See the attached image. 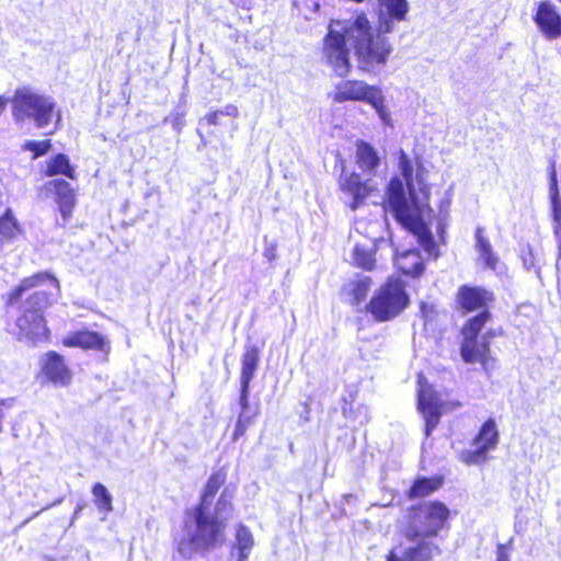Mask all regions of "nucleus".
I'll list each match as a JSON object with an SVG mask.
<instances>
[{"label": "nucleus", "mask_w": 561, "mask_h": 561, "mask_svg": "<svg viewBox=\"0 0 561 561\" xmlns=\"http://www.w3.org/2000/svg\"><path fill=\"white\" fill-rule=\"evenodd\" d=\"M259 348L250 345L242 355V367L240 376V392H250V383L259 366Z\"/></svg>", "instance_id": "nucleus-22"}, {"label": "nucleus", "mask_w": 561, "mask_h": 561, "mask_svg": "<svg viewBox=\"0 0 561 561\" xmlns=\"http://www.w3.org/2000/svg\"><path fill=\"white\" fill-rule=\"evenodd\" d=\"M399 170L402 179L394 176L387 186V207L397 221L413 233L419 244L428 254H433L436 249L434 237L421 216L413 182V165L402 149L399 153Z\"/></svg>", "instance_id": "nucleus-4"}, {"label": "nucleus", "mask_w": 561, "mask_h": 561, "mask_svg": "<svg viewBox=\"0 0 561 561\" xmlns=\"http://www.w3.org/2000/svg\"><path fill=\"white\" fill-rule=\"evenodd\" d=\"M91 492L94 496V503L99 511H101L105 514L113 511V505H112L113 497L104 484L96 482L92 486Z\"/></svg>", "instance_id": "nucleus-30"}, {"label": "nucleus", "mask_w": 561, "mask_h": 561, "mask_svg": "<svg viewBox=\"0 0 561 561\" xmlns=\"http://www.w3.org/2000/svg\"><path fill=\"white\" fill-rule=\"evenodd\" d=\"M534 21L546 38L561 37V14L551 1L539 2Z\"/></svg>", "instance_id": "nucleus-13"}, {"label": "nucleus", "mask_w": 561, "mask_h": 561, "mask_svg": "<svg viewBox=\"0 0 561 561\" xmlns=\"http://www.w3.org/2000/svg\"><path fill=\"white\" fill-rule=\"evenodd\" d=\"M62 501H64V499H62V497H60V499L56 500L55 502H53L51 504H49V505L45 506L44 508H42V511H41V512H43V511H45V510H48V508H50V507H53V506H55V505H58V504H60Z\"/></svg>", "instance_id": "nucleus-39"}, {"label": "nucleus", "mask_w": 561, "mask_h": 561, "mask_svg": "<svg viewBox=\"0 0 561 561\" xmlns=\"http://www.w3.org/2000/svg\"><path fill=\"white\" fill-rule=\"evenodd\" d=\"M394 264L404 275L420 276L424 272V263L416 250H407L401 253L397 252Z\"/></svg>", "instance_id": "nucleus-24"}, {"label": "nucleus", "mask_w": 561, "mask_h": 561, "mask_svg": "<svg viewBox=\"0 0 561 561\" xmlns=\"http://www.w3.org/2000/svg\"><path fill=\"white\" fill-rule=\"evenodd\" d=\"M440 394L434 391L419 377L417 409L425 420V435L428 437L437 426L442 415Z\"/></svg>", "instance_id": "nucleus-11"}, {"label": "nucleus", "mask_w": 561, "mask_h": 561, "mask_svg": "<svg viewBox=\"0 0 561 561\" xmlns=\"http://www.w3.org/2000/svg\"><path fill=\"white\" fill-rule=\"evenodd\" d=\"M219 116H220L219 111H215V112H211V113L207 114L205 118L208 122V124H210V125H218L219 124Z\"/></svg>", "instance_id": "nucleus-38"}, {"label": "nucleus", "mask_w": 561, "mask_h": 561, "mask_svg": "<svg viewBox=\"0 0 561 561\" xmlns=\"http://www.w3.org/2000/svg\"><path fill=\"white\" fill-rule=\"evenodd\" d=\"M340 188L344 194L352 197L350 207L356 210L370 195L374 186L369 181H363L359 174L355 172L346 173L343 170L340 178Z\"/></svg>", "instance_id": "nucleus-14"}, {"label": "nucleus", "mask_w": 561, "mask_h": 561, "mask_svg": "<svg viewBox=\"0 0 561 561\" xmlns=\"http://www.w3.org/2000/svg\"><path fill=\"white\" fill-rule=\"evenodd\" d=\"M19 232V225L10 208L0 217V240L11 239Z\"/></svg>", "instance_id": "nucleus-31"}, {"label": "nucleus", "mask_w": 561, "mask_h": 561, "mask_svg": "<svg viewBox=\"0 0 561 561\" xmlns=\"http://www.w3.org/2000/svg\"><path fill=\"white\" fill-rule=\"evenodd\" d=\"M265 256H268V259L271 260L272 259V252H267L266 251Z\"/></svg>", "instance_id": "nucleus-44"}, {"label": "nucleus", "mask_w": 561, "mask_h": 561, "mask_svg": "<svg viewBox=\"0 0 561 561\" xmlns=\"http://www.w3.org/2000/svg\"><path fill=\"white\" fill-rule=\"evenodd\" d=\"M483 231L481 227H478L476 230V248L485 266L495 270L499 259L493 252L490 241L484 237Z\"/></svg>", "instance_id": "nucleus-26"}, {"label": "nucleus", "mask_w": 561, "mask_h": 561, "mask_svg": "<svg viewBox=\"0 0 561 561\" xmlns=\"http://www.w3.org/2000/svg\"><path fill=\"white\" fill-rule=\"evenodd\" d=\"M444 478L435 477H417L408 491L410 500L428 496L443 486Z\"/></svg>", "instance_id": "nucleus-25"}, {"label": "nucleus", "mask_w": 561, "mask_h": 561, "mask_svg": "<svg viewBox=\"0 0 561 561\" xmlns=\"http://www.w3.org/2000/svg\"><path fill=\"white\" fill-rule=\"evenodd\" d=\"M47 190L50 192H54L56 195V203L58 204L60 214L65 220H67L71 213L72 208L75 206V192L71 187V185L62 180V179H56L49 181L47 184Z\"/></svg>", "instance_id": "nucleus-17"}, {"label": "nucleus", "mask_w": 561, "mask_h": 561, "mask_svg": "<svg viewBox=\"0 0 561 561\" xmlns=\"http://www.w3.org/2000/svg\"><path fill=\"white\" fill-rule=\"evenodd\" d=\"M254 546L252 533L239 524L236 529V540L231 547L229 561H248Z\"/></svg>", "instance_id": "nucleus-21"}, {"label": "nucleus", "mask_w": 561, "mask_h": 561, "mask_svg": "<svg viewBox=\"0 0 561 561\" xmlns=\"http://www.w3.org/2000/svg\"><path fill=\"white\" fill-rule=\"evenodd\" d=\"M490 312L484 309L466 322L461 331L463 341L460 347V354L463 362L469 364L480 363L486 374L492 369L494 360L490 354L486 337L483 336L480 341L478 340V335L483 325L490 319Z\"/></svg>", "instance_id": "nucleus-8"}, {"label": "nucleus", "mask_w": 561, "mask_h": 561, "mask_svg": "<svg viewBox=\"0 0 561 561\" xmlns=\"http://www.w3.org/2000/svg\"><path fill=\"white\" fill-rule=\"evenodd\" d=\"M58 174H62L71 180L75 179V169L65 153H57L47 163L46 175L55 176Z\"/></svg>", "instance_id": "nucleus-27"}, {"label": "nucleus", "mask_w": 561, "mask_h": 561, "mask_svg": "<svg viewBox=\"0 0 561 561\" xmlns=\"http://www.w3.org/2000/svg\"><path fill=\"white\" fill-rule=\"evenodd\" d=\"M496 561H511L506 545H503V543L497 545Z\"/></svg>", "instance_id": "nucleus-36"}, {"label": "nucleus", "mask_w": 561, "mask_h": 561, "mask_svg": "<svg viewBox=\"0 0 561 561\" xmlns=\"http://www.w3.org/2000/svg\"><path fill=\"white\" fill-rule=\"evenodd\" d=\"M449 515V508L438 501L412 507L407 536L415 546L405 549L402 556L396 549L392 550L387 561H428L439 554L440 549L433 539L444 528Z\"/></svg>", "instance_id": "nucleus-5"}, {"label": "nucleus", "mask_w": 561, "mask_h": 561, "mask_svg": "<svg viewBox=\"0 0 561 561\" xmlns=\"http://www.w3.org/2000/svg\"><path fill=\"white\" fill-rule=\"evenodd\" d=\"M347 42L354 48L359 68L367 72H375L385 66L392 51L387 37L374 36V27L365 13L348 20H332L323 38L322 59L342 78L348 75L352 67Z\"/></svg>", "instance_id": "nucleus-1"}, {"label": "nucleus", "mask_w": 561, "mask_h": 561, "mask_svg": "<svg viewBox=\"0 0 561 561\" xmlns=\"http://www.w3.org/2000/svg\"><path fill=\"white\" fill-rule=\"evenodd\" d=\"M356 163L367 174H375L380 163L378 151L369 142L358 140L356 144Z\"/></svg>", "instance_id": "nucleus-23"}, {"label": "nucleus", "mask_w": 561, "mask_h": 561, "mask_svg": "<svg viewBox=\"0 0 561 561\" xmlns=\"http://www.w3.org/2000/svg\"><path fill=\"white\" fill-rule=\"evenodd\" d=\"M499 443V431L495 420L490 417L481 426L478 435L474 437L473 445L476 449L466 450L461 459L468 465H478L486 460V455L494 449Z\"/></svg>", "instance_id": "nucleus-10"}, {"label": "nucleus", "mask_w": 561, "mask_h": 561, "mask_svg": "<svg viewBox=\"0 0 561 561\" xmlns=\"http://www.w3.org/2000/svg\"><path fill=\"white\" fill-rule=\"evenodd\" d=\"M64 344L69 347H81L84 350H93L105 352L107 342L103 335L94 331H77L68 334L64 339Z\"/></svg>", "instance_id": "nucleus-18"}, {"label": "nucleus", "mask_w": 561, "mask_h": 561, "mask_svg": "<svg viewBox=\"0 0 561 561\" xmlns=\"http://www.w3.org/2000/svg\"><path fill=\"white\" fill-rule=\"evenodd\" d=\"M549 197L551 204L552 229L557 241L559 256H561V197L554 165L549 172Z\"/></svg>", "instance_id": "nucleus-16"}, {"label": "nucleus", "mask_w": 561, "mask_h": 561, "mask_svg": "<svg viewBox=\"0 0 561 561\" xmlns=\"http://www.w3.org/2000/svg\"><path fill=\"white\" fill-rule=\"evenodd\" d=\"M225 481V473L214 472L204 486L199 503L186 512L184 537L178 547L179 553L185 559L198 552L215 550L225 543V530L232 513V497L225 490L214 503Z\"/></svg>", "instance_id": "nucleus-2"}, {"label": "nucleus", "mask_w": 561, "mask_h": 561, "mask_svg": "<svg viewBox=\"0 0 561 561\" xmlns=\"http://www.w3.org/2000/svg\"><path fill=\"white\" fill-rule=\"evenodd\" d=\"M81 510H82V506H81V505H78V506L76 507V510H75V514H73V518H76V517L80 514Z\"/></svg>", "instance_id": "nucleus-42"}, {"label": "nucleus", "mask_w": 561, "mask_h": 561, "mask_svg": "<svg viewBox=\"0 0 561 561\" xmlns=\"http://www.w3.org/2000/svg\"><path fill=\"white\" fill-rule=\"evenodd\" d=\"M51 148V141L45 140H26L23 145V149L33 152V159H37L45 156Z\"/></svg>", "instance_id": "nucleus-32"}, {"label": "nucleus", "mask_w": 561, "mask_h": 561, "mask_svg": "<svg viewBox=\"0 0 561 561\" xmlns=\"http://www.w3.org/2000/svg\"><path fill=\"white\" fill-rule=\"evenodd\" d=\"M15 398H7L0 400V433L3 431L2 422L5 417V411L12 409L15 405Z\"/></svg>", "instance_id": "nucleus-35"}, {"label": "nucleus", "mask_w": 561, "mask_h": 561, "mask_svg": "<svg viewBox=\"0 0 561 561\" xmlns=\"http://www.w3.org/2000/svg\"><path fill=\"white\" fill-rule=\"evenodd\" d=\"M494 300L492 291L482 287L462 285L458 289L457 301L462 310L470 312L486 309L489 302Z\"/></svg>", "instance_id": "nucleus-15"}, {"label": "nucleus", "mask_w": 561, "mask_h": 561, "mask_svg": "<svg viewBox=\"0 0 561 561\" xmlns=\"http://www.w3.org/2000/svg\"><path fill=\"white\" fill-rule=\"evenodd\" d=\"M559 2H561V0H558Z\"/></svg>", "instance_id": "nucleus-45"}, {"label": "nucleus", "mask_w": 561, "mask_h": 561, "mask_svg": "<svg viewBox=\"0 0 561 561\" xmlns=\"http://www.w3.org/2000/svg\"><path fill=\"white\" fill-rule=\"evenodd\" d=\"M185 111L175 110L170 116L164 118V122L171 121L172 126L178 131L181 130L184 125Z\"/></svg>", "instance_id": "nucleus-34"}, {"label": "nucleus", "mask_w": 561, "mask_h": 561, "mask_svg": "<svg viewBox=\"0 0 561 561\" xmlns=\"http://www.w3.org/2000/svg\"><path fill=\"white\" fill-rule=\"evenodd\" d=\"M265 256H268V259L271 260L272 259V252H267L266 251Z\"/></svg>", "instance_id": "nucleus-43"}, {"label": "nucleus", "mask_w": 561, "mask_h": 561, "mask_svg": "<svg viewBox=\"0 0 561 561\" xmlns=\"http://www.w3.org/2000/svg\"><path fill=\"white\" fill-rule=\"evenodd\" d=\"M319 9H320V3H319L318 1H314V2L312 3V10H313V12H318V11H319Z\"/></svg>", "instance_id": "nucleus-41"}, {"label": "nucleus", "mask_w": 561, "mask_h": 561, "mask_svg": "<svg viewBox=\"0 0 561 561\" xmlns=\"http://www.w3.org/2000/svg\"><path fill=\"white\" fill-rule=\"evenodd\" d=\"M375 253V247L356 244L352 253L354 265L366 271H371L376 263Z\"/></svg>", "instance_id": "nucleus-29"}, {"label": "nucleus", "mask_w": 561, "mask_h": 561, "mask_svg": "<svg viewBox=\"0 0 561 561\" xmlns=\"http://www.w3.org/2000/svg\"><path fill=\"white\" fill-rule=\"evenodd\" d=\"M371 286V278L365 275H358L355 279L348 283L346 290L352 296V304L359 305L363 302Z\"/></svg>", "instance_id": "nucleus-28"}, {"label": "nucleus", "mask_w": 561, "mask_h": 561, "mask_svg": "<svg viewBox=\"0 0 561 561\" xmlns=\"http://www.w3.org/2000/svg\"><path fill=\"white\" fill-rule=\"evenodd\" d=\"M43 373L55 385L67 386L71 380V374L64 358L56 352H49L43 362Z\"/></svg>", "instance_id": "nucleus-19"}, {"label": "nucleus", "mask_w": 561, "mask_h": 561, "mask_svg": "<svg viewBox=\"0 0 561 561\" xmlns=\"http://www.w3.org/2000/svg\"><path fill=\"white\" fill-rule=\"evenodd\" d=\"M342 412L344 416L353 419L359 425H364L370 420L368 408L363 404L357 405L355 411H353L352 408L348 409L346 405H344L342 408Z\"/></svg>", "instance_id": "nucleus-33"}, {"label": "nucleus", "mask_w": 561, "mask_h": 561, "mask_svg": "<svg viewBox=\"0 0 561 561\" xmlns=\"http://www.w3.org/2000/svg\"><path fill=\"white\" fill-rule=\"evenodd\" d=\"M334 101L342 103L345 101H363L370 104L377 112L381 122L386 125L391 124L390 113L385 106V96L380 88L369 85L359 80H346L336 85Z\"/></svg>", "instance_id": "nucleus-9"}, {"label": "nucleus", "mask_w": 561, "mask_h": 561, "mask_svg": "<svg viewBox=\"0 0 561 561\" xmlns=\"http://www.w3.org/2000/svg\"><path fill=\"white\" fill-rule=\"evenodd\" d=\"M5 105H7L5 99L3 96H0V115L4 111Z\"/></svg>", "instance_id": "nucleus-40"}, {"label": "nucleus", "mask_w": 561, "mask_h": 561, "mask_svg": "<svg viewBox=\"0 0 561 561\" xmlns=\"http://www.w3.org/2000/svg\"><path fill=\"white\" fill-rule=\"evenodd\" d=\"M410 302L405 285L399 278L390 277L371 297L367 305L368 312L378 322H386L398 317Z\"/></svg>", "instance_id": "nucleus-7"}, {"label": "nucleus", "mask_w": 561, "mask_h": 561, "mask_svg": "<svg viewBox=\"0 0 561 561\" xmlns=\"http://www.w3.org/2000/svg\"><path fill=\"white\" fill-rule=\"evenodd\" d=\"M56 110V102L46 94L37 93L31 89H19L13 98V116L15 121H32L37 128L48 126Z\"/></svg>", "instance_id": "nucleus-6"}, {"label": "nucleus", "mask_w": 561, "mask_h": 561, "mask_svg": "<svg viewBox=\"0 0 561 561\" xmlns=\"http://www.w3.org/2000/svg\"><path fill=\"white\" fill-rule=\"evenodd\" d=\"M220 115H227V116H237L238 115V108L236 105L229 104L225 106L224 110L219 111Z\"/></svg>", "instance_id": "nucleus-37"}, {"label": "nucleus", "mask_w": 561, "mask_h": 561, "mask_svg": "<svg viewBox=\"0 0 561 561\" xmlns=\"http://www.w3.org/2000/svg\"><path fill=\"white\" fill-rule=\"evenodd\" d=\"M16 319V327L20 334L32 342L46 339L48 330L45 324L44 310L57 300L60 291L59 280L49 272H39L21 280V283L9 293L8 304L14 305L24 295Z\"/></svg>", "instance_id": "nucleus-3"}, {"label": "nucleus", "mask_w": 561, "mask_h": 561, "mask_svg": "<svg viewBox=\"0 0 561 561\" xmlns=\"http://www.w3.org/2000/svg\"><path fill=\"white\" fill-rule=\"evenodd\" d=\"M409 12L408 0H377L378 25L374 36L393 32L396 23L404 21Z\"/></svg>", "instance_id": "nucleus-12"}, {"label": "nucleus", "mask_w": 561, "mask_h": 561, "mask_svg": "<svg viewBox=\"0 0 561 561\" xmlns=\"http://www.w3.org/2000/svg\"><path fill=\"white\" fill-rule=\"evenodd\" d=\"M250 392H240L239 397V414L236 422L234 431H233V440H238L241 436L244 435L247 430L253 424L255 417L260 413V408L257 404H250Z\"/></svg>", "instance_id": "nucleus-20"}]
</instances>
